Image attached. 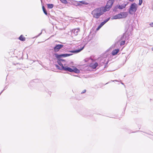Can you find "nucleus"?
<instances>
[{
  "mask_svg": "<svg viewBox=\"0 0 153 153\" xmlns=\"http://www.w3.org/2000/svg\"><path fill=\"white\" fill-rule=\"evenodd\" d=\"M104 13L101 8H97L94 9L92 12L91 14L94 18L98 19Z\"/></svg>",
  "mask_w": 153,
  "mask_h": 153,
  "instance_id": "nucleus-1",
  "label": "nucleus"
},
{
  "mask_svg": "<svg viewBox=\"0 0 153 153\" xmlns=\"http://www.w3.org/2000/svg\"><path fill=\"white\" fill-rule=\"evenodd\" d=\"M138 6L135 3L131 4L128 9V13L130 14H132V12H135L137 9Z\"/></svg>",
  "mask_w": 153,
  "mask_h": 153,
  "instance_id": "nucleus-2",
  "label": "nucleus"
},
{
  "mask_svg": "<svg viewBox=\"0 0 153 153\" xmlns=\"http://www.w3.org/2000/svg\"><path fill=\"white\" fill-rule=\"evenodd\" d=\"M73 54L72 53H62L61 54H58L57 53H55L54 54V55L55 56H56L58 58H61L62 57L65 58L66 57H67L70 56L72 55Z\"/></svg>",
  "mask_w": 153,
  "mask_h": 153,
  "instance_id": "nucleus-3",
  "label": "nucleus"
},
{
  "mask_svg": "<svg viewBox=\"0 0 153 153\" xmlns=\"http://www.w3.org/2000/svg\"><path fill=\"white\" fill-rule=\"evenodd\" d=\"M63 46L64 45L62 44H56L55 46L53 48V52L55 53H56L58 52Z\"/></svg>",
  "mask_w": 153,
  "mask_h": 153,
  "instance_id": "nucleus-4",
  "label": "nucleus"
},
{
  "mask_svg": "<svg viewBox=\"0 0 153 153\" xmlns=\"http://www.w3.org/2000/svg\"><path fill=\"white\" fill-rule=\"evenodd\" d=\"M88 4L89 3H88L85 2L84 1H79L78 2H76L75 5H76V6H79L80 7H81L82 5V4L88 5Z\"/></svg>",
  "mask_w": 153,
  "mask_h": 153,
  "instance_id": "nucleus-5",
  "label": "nucleus"
},
{
  "mask_svg": "<svg viewBox=\"0 0 153 153\" xmlns=\"http://www.w3.org/2000/svg\"><path fill=\"white\" fill-rule=\"evenodd\" d=\"M86 44H85L82 48L79 49H76L75 50H73L70 51L69 52L72 53H77L83 50Z\"/></svg>",
  "mask_w": 153,
  "mask_h": 153,
  "instance_id": "nucleus-6",
  "label": "nucleus"
},
{
  "mask_svg": "<svg viewBox=\"0 0 153 153\" xmlns=\"http://www.w3.org/2000/svg\"><path fill=\"white\" fill-rule=\"evenodd\" d=\"M112 7V5H110V6L106 4L104 8L102 9L103 12H105L108 11Z\"/></svg>",
  "mask_w": 153,
  "mask_h": 153,
  "instance_id": "nucleus-7",
  "label": "nucleus"
},
{
  "mask_svg": "<svg viewBox=\"0 0 153 153\" xmlns=\"http://www.w3.org/2000/svg\"><path fill=\"white\" fill-rule=\"evenodd\" d=\"M120 19L125 18L127 16L128 13L126 12H120Z\"/></svg>",
  "mask_w": 153,
  "mask_h": 153,
  "instance_id": "nucleus-8",
  "label": "nucleus"
},
{
  "mask_svg": "<svg viewBox=\"0 0 153 153\" xmlns=\"http://www.w3.org/2000/svg\"><path fill=\"white\" fill-rule=\"evenodd\" d=\"M79 31H80V29L79 28L74 29L71 30V33L72 34L73 33L75 36H76L77 35Z\"/></svg>",
  "mask_w": 153,
  "mask_h": 153,
  "instance_id": "nucleus-9",
  "label": "nucleus"
},
{
  "mask_svg": "<svg viewBox=\"0 0 153 153\" xmlns=\"http://www.w3.org/2000/svg\"><path fill=\"white\" fill-rule=\"evenodd\" d=\"M40 81L39 79H34L31 81L29 83V86H32V85H33V83H36L37 82H39Z\"/></svg>",
  "mask_w": 153,
  "mask_h": 153,
  "instance_id": "nucleus-10",
  "label": "nucleus"
},
{
  "mask_svg": "<svg viewBox=\"0 0 153 153\" xmlns=\"http://www.w3.org/2000/svg\"><path fill=\"white\" fill-rule=\"evenodd\" d=\"M98 65V63L97 62H95V63H91L89 65L90 67L94 69Z\"/></svg>",
  "mask_w": 153,
  "mask_h": 153,
  "instance_id": "nucleus-11",
  "label": "nucleus"
},
{
  "mask_svg": "<svg viewBox=\"0 0 153 153\" xmlns=\"http://www.w3.org/2000/svg\"><path fill=\"white\" fill-rule=\"evenodd\" d=\"M73 72L79 74L80 73V71L75 66H73Z\"/></svg>",
  "mask_w": 153,
  "mask_h": 153,
  "instance_id": "nucleus-12",
  "label": "nucleus"
},
{
  "mask_svg": "<svg viewBox=\"0 0 153 153\" xmlns=\"http://www.w3.org/2000/svg\"><path fill=\"white\" fill-rule=\"evenodd\" d=\"M64 70L68 71L71 72H73V69L70 67H68L67 66H65V68Z\"/></svg>",
  "mask_w": 153,
  "mask_h": 153,
  "instance_id": "nucleus-13",
  "label": "nucleus"
},
{
  "mask_svg": "<svg viewBox=\"0 0 153 153\" xmlns=\"http://www.w3.org/2000/svg\"><path fill=\"white\" fill-rule=\"evenodd\" d=\"M117 5L118 6V8L120 10L123 9L126 7V5H124V4H122L121 5L118 4Z\"/></svg>",
  "mask_w": 153,
  "mask_h": 153,
  "instance_id": "nucleus-14",
  "label": "nucleus"
},
{
  "mask_svg": "<svg viewBox=\"0 0 153 153\" xmlns=\"http://www.w3.org/2000/svg\"><path fill=\"white\" fill-rule=\"evenodd\" d=\"M120 19V13L114 16L113 17H112L111 18V19L112 20L117 19Z\"/></svg>",
  "mask_w": 153,
  "mask_h": 153,
  "instance_id": "nucleus-15",
  "label": "nucleus"
},
{
  "mask_svg": "<svg viewBox=\"0 0 153 153\" xmlns=\"http://www.w3.org/2000/svg\"><path fill=\"white\" fill-rule=\"evenodd\" d=\"M120 50L119 49H115L113 50L111 54L113 55H115L117 54L119 52Z\"/></svg>",
  "mask_w": 153,
  "mask_h": 153,
  "instance_id": "nucleus-16",
  "label": "nucleus"
},
{
  "mask_svg": "<svg viewBox=\"0 0 153 153\" xmlns=\"http://www.w3.org/2000/svg\"><path fill=\"white\" fill-rule=\"evenodd\" d=\"M125 33H123V35L121 36V37H119L117 38V39L119 38V39H118L117 41V42H120L121 40H124V38L125 36Z\"/></svg>",
  "mask_w": 153,
  "mask_h": 153,
  "instance_id": "nucleus-17",
  "label": "nucleus"
},
{
  "mask_svg": "<svg viewBox=\"0 0 153 153\" xmlns=\"http://www.w3.org/2000/svg\"><path fill=\"white\" fill-rule=\"evenodd\" d=\"M114 2V0H109L107 2V4L110 6V5H112V6Z\"/></svg>",
  "mask_w": 153,
  "mask_h": 153,
  "instance_id": "nucleus-18",
  "label": "nucleus"
},
{
  "mask_svg": "<svg viewBox=\"0 0 153 153\" xmlns=\"http://www.w3.org/2000/svg\"><path fill=\"white\" fill-rule=\"evenodd\" d=\"M19 39L21 41H24L25 40V38L22 35H21L19 37Z\"/></svg>",
  "mask_w": 153,
  "mask_h": 153,
  "instance_id": "nucleus-19",
  "label": "nucleus"
},
{
  "mask_svg": "<svg viewBox=\"0 0 153 153\" xmlns=\"http://www.w3.org/2000/svg\"><path fill=\"white\" fill-rule=\"evenodd\" d=\"M42 9L43 11V13H44L46 15H48V13H47V12L46 9L45 8L44 6L43 5L42 6Z\"/></svg>",
  "mask_w": 153,
  "mask_h": 153,
  "instance_id": "nucleus-20",
  "label": "nucleus"
},
{
  "mask_svg": "<svg viewBox=\"0 0 153 153\" xmlns=\"http://www.w3.org/2000/svg\"><path fill=\"white\" fill-rule=\"evenodd\" d=\"M47 5L48 9H52L54 7V5L52 4H48Z\"/></svg>",
  "mask_w": 153,
  "mask_h": 153,
  "instance_id": "nucleus-21",
  "label": "nucleus"
},
{
  "mask_svg": "<svg viewBox=\"0 0 153 153\" xmlns=\"http://www.w3.org/2000/svg\"><path fill=\"white\" fill-rule=\"evenodd\" d=\"M118 6L117 5H116L115 7H114L113 9V11L115 12H118Z\"/></svg>",
  "mask_w": 153,
  "mask_h": 153,
  "instance_id": "nucleus-22",
  "label": "nucleus"
},
{
  "mask_svg": "<svg viewBox=\"0 0 153 153\" xmlns=\"http://www.w3.org/2000/svg\"><path fill=\"white\" fill-rule=\"evenodd\" d=\"M55 57L57 59V63H58V65H60L62 63L61 62V61L60 60V59H59V58L56 56H55Z\"/></svg>",
  "mask_w": 153,
  "mask_h": 153,
  "instance_id": "nucleus-23",
  "label": "nucleus"
},
{
  "mask_svg": "<svg viewBox=\"0 0 153 153\" xmlns=\"http://www.w3.org/2000/svg\"><path fill=\"white\" fill-rule=\"evenodd\" d=\"M106 61L105 59L101 60V61L100 62V65H101V66H102L103 65H104V64L105 63Z\"/></svg>",
  "mask_w": 153,
  "mask_h": 153,
  "instance_id": "nucleus-24",
  "label": "nucleus"
},
{
  "mask_svg": "<svg viewBox=\"0 0 153 153\" xmlns=\"http://www.w3.org/2000/svg\"><path fill=\"white\" fill-rule=\"evenodd\" d=\"M129 35L127 34L126 33V32H125V36L124 38V40H128V38H127V36H128Z\"/></svg>",
  "mask_w": 153,
  "mask_h": 153,
  "instance_id": "nucleus-25",
  "label": "nucleus"
},
{
  "mask_svg": "<svg viewBox=\"0 0 153 153\" xmlns=\"http://www.w3.org/2000/svg\"><path fill=\"white\" fill-rule=\"evenodd\" d=\"M109 61V60H107V61H106L105 63L104 64V68H107L108 67V62Z\"/></svg>",
  "mask_w": 153,
  "mask_h": 153,
  "instance_id": "nucleus-26",
  "label": "nucleus"
},
{
  "mask_svg": "<svg viewBox=\"0 0 153 153\" xmlns=\"http://www.w3.org/2000/svg\"><path fill=\"white\" fill-rule=\"evenodd\" d=\"M110 17H109V18H108L105 19L103 21V22L105 24L110 19Z\"/></svg>",
  "mask_w": 153,
  "mask_h": 153,
  "instance_id": "nucleus-27",
  "label": "nucleus"
},
{
  "mask_svg": "<svg viewBox=\"0 0 153 153\" xmlns=\"http://www.w3.org/2000/svg\"><path fill=\"white\" fill-rule=\"evenodd\" d=\"M125 42H126L125 40H122V41H121V42H120V45L122 46V45H124L125 43Z\"/></svg>",
  "mask_w": 153,
  "mask_h": 153,
  "instance_id": "nucleus-28",
  "label": "nucleus"
},
{
  "mask_svg": "<svg viewBox=\"0 0 153 153\" xmlns=\"http://www.w3.org/2000/svg\"><path fill=\"white\" fill-rule=\"evenodd\" d=\"M61 2L64 4H67L68 3V2L67 0H60Z\"/></svg>",
  "mask_w": 153,
  "mask_h": 153,
  "instance_id": "nucleus-29",
  "label": "nucleus"
},
{
  "mask_svg": "<svg viewBox=\"0 0 153 153\" xmlns=\"http://www.w3.org/2000/svg\"><path fill=\"white\" fill-rule=\"evenodd\" d=\"M59 66H61L60 67L61 68L62 70H64L65 68V66H63V64L61 63V64L59 65Z\"/></svg>",
  "mask_w": 153,
  "mask_h": 153,
  "instance_id": "nucleus-30",
  "label": "nucleus"
},
{
  "mask_svg": "<svg viewBox=\"0 0 153 153\" xmlns=\"http://www.w3.org/2000/svg\"><path fill=\"white\" fill-rule=\"evenodd\" d=\"M55 67L57 68L58 69L60 70H62L61 68L59 67V66L57 65V64H55Z\"/></svg>",
  "mask_w": 153,
  "mask_h": 153,
  "instance_id": "nucleus-31",
  "label": "nucleus"
},
{
  "mask_svg": "<svg viewBox=\"0 0 153 153\" xmlns=\"http://www.w3.org/2000/svg\"><path fill=\"white\" fill-rule=\"evenodd\" d=\"M143 3V0H139V3L138 4L139 5H141Z\"/></svg>",
  "mask_w": 153,
  "mask_h": 153,
  "instance_id": "nucleus-32",
  "label": "nucleus"
},
{
  "mask_svg": "<svg viewBox=\"0 0 153 153\" xmlns=\"http://www.w3.org/2000/svg\"><path fill=\"white\" fill-rule=\"evenodd\" d=\"M104 24H105L102 22L99 25L102 27Z\"/></svg>",
  "mask_w": 153,
  "mask_h": 153,
  "instance_id": "nucleus-33",
  "label": "nucleus"
},
{
  "mask_svg": "<svg viewBox=\"0 0 153 153\" xmlns=\"http://www.w3.org/2000/svg\"><path fill=\"white\" fill-rule=\"evenodd\" d=\"M101 28V27L99 25L98 27L96 28V30L97 31H98V30H99Z\"/></svg>",
  "mask_w": 153,
  "mask_h": 153,
  "instance_id": "nucleus-34",
  "label": "nucleus"
},
{
  "mask_svg": "<svg viewBox=\"0 0 153 153\" xmlns=\"http://www.w3.org/2000/svg\"><path fill=\"white\" fill-rule=\"evenodd\" d=\"M59 58V59H60V60L61 61L65 62L66 61L65 59H62L61 58Z\"/></svg>",
  "mask_w": 153,
  "mask_h": 153,
  "instance_id": "nucleus-35",
  "label": "nucleus"
},
{
  "mask_svg": "<svg viewBox=\"0 0 153 153\" xmlns=\"http://www.w3.org/2000/svg\"><path fill=\"white\" fill-rule=\"evenodd\" d=\"M7 88V86H6L4 88V89L0 93V95L4 91L5 89H6Z\"/></svg>",
  "mask_w": 153,
  "mask_h": 153,
  "instance_id": "nucleus-36",
  "label": "nucleus"
},
{
  "mask_svg": "<svg viewBox=\"0 0 153 153\" xmlns=\"http://www.w3.org/2000/svg\"><path fill=\"white\" fill-rule=\"evenodd\" d=\"M86 92V90H83V91L81 92V94H83V93H85Z\"/></svg>",
  "mask_w": 153,
  "mask_h": 153,
  "instance_id": "nucleus-37",
  "label": "nucleus"
},
{
  "mask_svg": "<svg viewBox=\"0 0 153 153\" xmlns=\"http://www.w3.org/2000/svg\"><path fill=\"white\" fill-rule=\"evenodd\" d=\"M150 25L152 27H153V22L150 24Z\"/></svg>",
  "mask_w": 153,
  "mask_h": 153,
  "instance_id": "nucleus-38",
  "label": "nucleus"
},
{
  "mask_svg": "<svg viewBox=\"0 0 153 153\" xmlns=\"http://www.w3.org/2000/svg\"><path fill=\"white\" fill-rule=\"evenodd\" d=\"M128 4V2H127L126 4H124V5H126V7Z\"/></svg>",
  "mask_w": 153,
  "mask_h": 153,
  "instance_id": "nucleus-39",
  "label": "nucleus"
},
{
  "mask_svg": "<svg viewBox=\"0 0 153 153\" xmlns=\"http://www.w3.org/2000/svg\"><path fill=\"white\" fill-rule=\"evenodd\" d=\"M130 1L133 2L134 1V0H128Z\"/></svg>",
  "mask_w": 153,
  "mask_h": 153,
  "instance_id": "nucleus-40",
  "label": "nucleus"
},
{
  "mask_svg": "<svg viewBox=\"0 0 153 153\" xmlns=\"http://www.w3.org/2000/svg\"><path fill=\"white\" fill-rule=\"evenodd\" d=\"M42 33V32H41V33H39L38 35L39 36H40Z\"/></svg>",
  "mask_w": 153,
  "mask_h": 153,
  "instance_id": "nucleus-41",
  "label": "nucleus"
},
{
  "mask_svg": "<svg viewBox=\"0 0 153 153\" xmlns=\"http://www.w3.org/2000/svg\"><path fill=\"white\" fill-rule=\"evenodd\" d=\"M152 51H153V47L152 48Z\"/></svg>",
  "mask_w": 153,
  "mask_h": 153,
  "instance_id": "nucleus-42",
  "label": "nucleus"
},
{
  "mask_svg": "<svg viewBox=\"0 0 153 153\" xmlns=\"http://www.w3.org/2000/svg\"><path fill=\"white\" fill-rule=\"evenodd\" d=\"M121 84L123 85H124V83H121Z\"/></svg>",
  "mask_w": 153,
  "mask_h": 153,
  "instance_id": "nucleus-43",
  "label": "nucleus"
},
{
  "mask_svg": "<svg viewBox=\"0 0 153 153\" xmlns=\"http://www.w3.org/2000/svg\"><path fill=\"white\" fill-rule=\"evenodd\" d=\"M115 81H117V80H115Z\"/></svg>",
  "mask_w": 153,
  "mask_h": 153,
  "instance_id": "nucleus-44",
  "label": "nucleus"
},
{
  "mask_svg": "<svg viewBox=\"0 0 153 153\" xmlns=\"http://www.w3.org/2000/svg\"><path fill=\"white\" fill-rule=\"evenodd\" d=\"M85 62H86V61H86L85 60Z\"/></svg>",
  "mask_w": 153,
  "mask_h": 153,
  "instance_id": "nucleus-45",
  "label": "nucleus"
}]
</instances>
